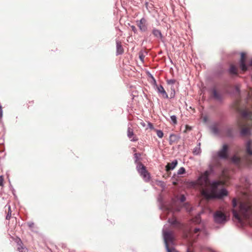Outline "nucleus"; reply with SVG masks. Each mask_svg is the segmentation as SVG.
<instances>
[{"label": "nucleus", "mask_w": 252, "mask_h": 252, "mask_svg": "<svg viewBox=\"0 0 252 252\" xmlns=\"http://www.w3.org/2000/svg\"><path fill=\"white\" fill-rule=\"evenodd\" d=\"M232 213L234 219L241 225L252 226V202L251 201L241 202L238 209H233Z\"/></svg>", "instance_id": "f257e3e1"}, {"label": "nucleus", "mask_w": 252, "mask_h": 252, "mask_svg": "<svg viewBox=\"0 0 252 252\" xmlns=\"http://www.w3.org/2000/svg\"><path fill=\"white\" fill-rule=\"evenodd\" d=\"M222 185H223V182L222 181H212L209 183V189H202L201 194L207 199H222L228 195V191L224 188L218 190L219 187Z\"/></svg>", "instance_id": "f03ea898"}, {"label": "nucleus", "mask_w": 252, "mask_h": 252, "mask_svg": "<svg viewBox=\"0 0 252 252\" xmlns=\"http://www.w3.org/2000/svg\"><path fill=\"white\" fill-rule=\"evenodd\" d=\"M200 222L201 217L199 214L191 219L189 225L184 230V235L187 239L194 241L198 236L199 232L202 231L205 232V230L202 228L194 226L196 224L200 223Z\"/></svg>", "instance_id": "7ed1b4c3"}, {"label": "nucleus", "mask_w": 252, "mask_h": 252, "mask_svg": "<svg viewBox=\"0 0 252 252\" xmlns=\"http://www.w3.org/2000/svg\"><path fill=\"white\" fill-rule=\"evenodd\" d=\"M220 166L217 164L210 163L208 165V169L205 171L198 177L197 179V184L202 188L206 189L209 183V178L210 175H215L216 174L215 169Z\"/></svg>", "instance_id": "20e7f679"}, {"label": "nucleus", "mask_w": 252, "mask_h": 252, "mask_svg": "<svg viewBox=\"0 0 252 252\" xmlns=\"http://www.w3.org/2000/svg\"><path fill=\"white\" fill-rule=\"evenodd\" d=\"M162 234L165 249L167 252H176L175 249L174 238L171 231L165 230V226L162 229Z\"/></svg>", "instance_id": "39448f33"}, {"label": "nucleus", "mask_w": 252, "mask_h": 252, "mask_svg": "<svg viewBox=\"0 0 252 252\" xmlns=\"http://www.w3.org/2000/svg\"><path fill=\"white\" fill-rule=\"evenodd\" d=\"M228 146L226 144H223L221 149L212 155V159L215 161V163L220 166V164L217 159V157L220 159H227L228 158Z\"/></svg>", "instance_id": "423d86ee"}, {"label": "nucleus", "mask_w": 252, "mask_h": 252, "mask_svg": "<svg viewBox=\"0 0 252 252\" xmlns=\"http://www.w3.org/2000/svg\"><path fill=\"white\" fill-rule=\"evenodd\" d=\"M213 219L216 223L221 225L225 224L228 220L225 214L221 211H216L213 214Z\"/></svg>", "instance_id": "0eeeda50"}, {"label": "nucleus", "mask_w": 252, "mask_h": 252, "mask_svg": "<svg viewBox=\"0 0 252 252\" xmlns=\"http://www.w3.org/2000/svg\"><path fill=\"white\" fill-rule=\"evenodd\" d=\"M136 169L145 181L147 182L150 180L149 173L146 170V167L142 163H137Z\"/></svg>", "instance_id": "6e6552de"}, {"label": "nucleus", "mask_w": 252, "mask_h": 252, "mask_svg": "<svg viewBox=\"0 0 252 252\" xmlns=\"http://www.w3.org/2000/svg\"><path fill=\"white\" fill-rule=\"evenodd\" d=\"M158 201L159 202V209L162 211V214L160 215V218L161 220L164 219L166 216L170 213L172 212L173 208L171 207H167L164 205L161 202V196H159L158 198Z\"/></svg>", "instance_id": "1a4fd4ad"}, {"label": "nucleus", "mask_w": 252, "mask_h": 252, "mask_svg": "<svg viewBox=\"0 0 252 252\" xmlns=\"http://www.w3.org/2000/svg\"><path fill=\"white\" fill-rule=\"evenodd\" d=\"M245 152L247 156L249 158L248 162L250 164H252V141L249 140L247 141L245 145Z\"/></svg>", "instance_id": "9d476101"}, {"label": "nucleus", "mask_w": 252, "mask_h": 252, "mask_svg": "<svg viewBox=\"0 0 252 252\" xmlns=\"http://www.w3.org/2000/svg\"><path fill=\"white\" fill-rule=\"evenodd\" d=\"M242 117L250 120H252V108L251 109L246 108L240 111Z\"/></svg>", "instance_id": "9b49d317"}, {"label": "nucleus", "mask_w": 252, "mask_h": 252, "mask_svg": "<svg viewBox=\"0 0 252 252\" xmlns=\"http://www.w3.org/2000/svg\"><path fill=\"white\" fill-rule=\"evenodd\" d=\"M131 124L129 123L128 124V127H127V137L131 139V141L133 142H135L138 140V138H136L135 136H134V133H133V130L131 127Z\"/></svg>", "instance_id": "f8f14e48"}, {"label": "nucleus", "mask_w": 252, "mask_h": 252, "mask_svg": "<svg viewBox=\"0 0 252 252\" xmlns=\"http://www.w3.org/2000/svg\"><path fill=\"white\" fill-rule=\"evenodd\" d=\"M137 25L142 32H146L147 30V20L144 18H142L138 22Z\"/></svg>", "instance_id": "ddd939ff"}, {"label": "nucleus", "mask_w": 252, "mask_h": 252, "mask_svg": "<svg viewBox=\"0 0 252 252\" xmlns=\"http://www.w3.org/2000/svg\"><path fill=\"white\" fill-rule=\"evenodd\" d=\"M240 67L242 70L245 71L247 70L248 67L245 63V54L244 53H241V60L240 61Z\"/></svg>", "instance_id": "4468645a"}, {"label": "nucleus", "mask_w": 252, "mask_h": 252, "mask_svg": "<svg viewBox=\"0 0 252 252\" xmlns=\"http://www.w3.org/2000/svg\"><path fill=\"white\" fill-rule=\"evenodd\" d=\"M212 97L213 99L219 102H221L223 99L222 95L218 93L215 89L212 90Z\"/></svg>", "instance_id": "2eb2a0df"}, {"label": "nucleus", "mask_w": 252, "mask_h": 252, "mask_svg": "<svg viewBox=\"0 0 252 252\" xmlns=\"http://www.w3.org/2000/svg\"><path fill=\"white\" fill-rule=\"evenodd\" d=\"M177 164L178 161L176 159L173 160L171 163H168L165 167L166 170L168 171L169 170H173L177 165Z\"/></svg>", "instance_id": "dca6fc26"}, {"label": "nucleus", "mask_w": 252, "mask_h": 252, "mask_svg": "<svg viewBox=\"0 0 252 252\" xmlns=\"http://www.w3.org/2000/svg\"><path fill=\"white\" fill-rule=\"evenodd\" d=\"M219 124H215L210 126V129L214 134L219 135L220 134V130L218 128Z\"/></svg>", "instance_id": "f3484780"}, {"label": "nucleus", "mask_w": 252, "mask_h": 252, "mask_svg": "<svg viewBox=\"0 0 252 252\" xmlns=\"http://www.w3.org/2000/svg\"><path fill=\"white\" fill-rule=\"evenodd\" d=\"M157 90H158V93L160 94L163 98H168V94H167L164 89L161 85H160V86L157 87Z\"/></svg>", "instance_id": "a211bd4d"}, {"label": "nucleus", "mask_w": 252, "mask_h": 252, "mask_svg": "<svg viewBox=\"0 0 252 252\" xmlns=\"http://www.w3.org/2000/svg\"><path fill=\"white\" fill-rule=\"evenodd\" d=\"M152 33L156 37L162 40L163 35L159 30L154 28L152 31Z\"/></svg>", "instance_id": "6ab92c4d"}, {"label": "nucleus", "mask_w": 252, "mask_h": 252, "mask_svg": "<svg viewBox=\"0 0 252 252\" xmlns=\"http://www.w3.org/2000/svg\"><path fill=\"white\" fill-rule=\"evenodd\" d=\"M117 55H121L124 52V50L121 45V42L116 41Z\"/></svg>", "instance_id": "aec40b11"}, {"label": "nucleus", "mask_w": 252, "mask_h": 252, "mask_svg": "<svg viewBox=\"0 0 252 252\" xmlns=\"http://www.w3.org/2000/svg\"><path fill=\"white\" fill-rule=\"evenodd\" d=\"M240 134L242 136H247L251 134V131L250 128L245 127L241 129Z\"/></svg>", "instance_id": "412c9836"}, {"label": "nucleus", "mask_w": 252, "mask_h": 252, "mask_svg": "<svg viewBox=\"0 0 252 252\" xmlns=\"http://www.w3.org/2000/svg\"><path fill=\"white\" fill-rule=\"evenodd\" d=\"M226 135L227 137L232 138L233 137V129L232 127H227L225 130Z\"/></svg>", "instance_id": "4be33fe9"}, {"label": "nucleus", "mask_w": 252, "mask_h": 252, "mask_svg": "<svg viewBox=\"0 0 252 252\" xmlns=\"http://www.w3.org/2000/svg\"><path fill=\"white\" fill-rule=\"evenodd\" d=\"M168 222L173 225L176 226H180L181 224L178 222L177 219L175 218L168 219Z\"/></svg>", "instance_id": "5701e85b"}, {"label": "nucleus", "mask_w": 252, "mask_h": 252, "mask_svg": "<svg viewBox=\"0 0 252 252\" xmlns=\"http://www.w3.org/2000/svg\"><path fill=\"white\" fill-rule=\"evenodd\" d=\"M22 241L20 239L18 240L17 242V245L18 246L17 248V250L19 252H26L27 251V249L24 248L22 245Z\"/></svg>", "instance_id": "b1692460"}, {"label": "nucleus", "mask_w": 252, "mask_h": 252, "mask_svg": "<svg viewBox=\"0 0 252 252\" xmlns=\"http://www.w3.org/2000/svg\"><path fill=\"white\" fill-rule=\"evenodd\" d=\"M201 153L200 143L199 142L197 145L193 149V153L194 155H198Z\"/></svg>", "instance_id": "393cba45"}, {"label": "nucleus", "mask_w": 252, "mask_h": 252, "mask_svg": "<svg viewBox=\"0 0 252 252\" xmlns=\"http://www.w3.org/2000/svg\"><path fill=\"white\" fill-rule=\"evenodd\" d=\"M229 72L231 74L236 75L237 74V68L235 65H231L229 69Z\"/></svg>", "instance_id": "a878e982"}, {"label": "nucleus", "mask_w": 252, "mask_h": 252, "mask_svg": "<svg viewBox=\"0 0 252 252\" xmlns=\"http://www.w3.org/2000/svg\"><path fill=\"white\" fill-rule=\"evenodd\" d=\"M141 157V154L140 153H135L134 154V162L136 164V165H137V163H141V162H139L138 160Z\"/></svg>", "instance_id": "bb28decb"}, {"label": "nucleus", "mask_w": 252, "mask_h": 252, "mask_svg": "<svg viewBox=\"0 0 252 252\" xmlns=\"http://www.w3.org/2000/svg\"><path fill=\"white\" fill-rule=\"evenodd\" d=\"M176 135L175 134H171L170 136V144H172L173 142H174L176 140Z\"/></svg>", "instance_id": "cd10ccee"}, {"label": "nucleus", "mask_w": 252, "mask_h": 252, "mask_svg": "<svg viewBox=\"0 0 252 252\" xmlns=\"http://www.w3.org/2000/svg\"><path fill=\"white\" fill-rule=\"evenodd\" d=\"M232 160L234 163L238 164L240 163V159L236 156H234L232 158Z\"/></svg>", "instance_id": "c85d7f7f"}, {"label": "nucleus", "mask_w": 252, "mask_h": 252, "mask_svg": "<svg viewBox=\"0 0 252 252\" xmlns=\"http://www.w3.org/2000/svg\"><path fill=\"white\" fill-rule=\"evenodd\" d=\"M186 170L185 168L183 167H182L179 168V169L178 171L177 174L178 175H182L185 173Z\"/></svg>", "instance_id": "c756f323"}, {"label": "nucleus", "mask_w": 252, "mask_h": 252, "mask_svg": "<svg viewBox=\"0 0 252 252\" xmlns=\"http://www.w3.org/2000/svg\"><path fill=\"white\" fill-rule=\"evenodd\" d=\"M156 132H157V136L161 138L163 137V132L160 130H156Z\"/></svg>", "instance_id": "7c9ffc66"}, {"label": "nucleus", "mask_w": 252, "mask_h": 252, "mask_svg": "<svg viewBox=\"0 0 252 252\" xmlns=\"http://www.w3.org/2000/svg\"><path fill=\"white\" fill-rule=\"evenodd\" d=\"M8 213H7L6 216V220H9L10 219L11 214V211L10 205H8Z\"/></svg>", "instance_id": "2f4dec72"}, {"label": "nucleus", "mask_w": 252, "mask_h": 252, "mask_svg": "<svg viewBox=\"0 0 252 252\" xmlns=\"http://www.w3.org/2000/svg\"><path fill=\"white\" fill-rule=\"evenodd\" d=\"M171 120L173 124H177V117L175 115H172L170 117Z\"/></svg>", "instance_id": "473e14b6"}, {"label": "nucleus", "mask_w": 252, "mask_h": 252, "mask_svg": "<svg viewBox=\"0 0 252 252\" xmlns=\"http://www.w3.org/2000/svg\"><path fill=\"white\" fill-rule=\"evenodd\" d=\"M237 204V201L236 198H233L232 200V205L234 208H235Z\"/></svg>", "instance_id": "72a5a7b5"}, {"label": "nucleus", "mask_w": 252, "mask_h": 252, "mask_svg": "<svg viewBox=\"0 0 252 252\" xmlns=\"http://www.w3.org/2000/svg\"><path fill=\"white\" fill-rule=\"evenodd\" d=\"M167 84L169 85L174 84L175 82V80L174 79H170L167 81Z\"/></svg>", "instance_id": "f704fd0d"}, {"label": "nucleus", "mask_w": 252, "mask_h": 252, "mask_svg": "<svg viewBox=\"0 0 252 252\" xmlns=\"http://www.w3.org/2000/svg\"><path fill=\"white\" fill-rule=\"evenodd\" d=\"M139 58L140 59V60L142 62L144 61V57H145V56L143 55V54L142 53H139Z\"/></svg>", "instance_id": "c9c22d12"}, {"label": "nucleus", "mask_w": 252, "mask_h": 252, "mask_svg": "<svg viewBox=\"0 0 252 252\" xmlns=\"http://www.w3.org/2000/svg\"><path fill=\"white\" fill-rule=\"evenodd\" d=\"M180 200L181 202H184L186 200V197L182 195L180 198Z\"/></svg>", "instance_id": "e433bc0d"}, {"label": "nucleus", "mask_w": 252, "mask_h": 252, "mask_svg": "<svg viewBox=\"0 0 252 252\" xmlns=\"http://www.w3.org/2000/svg\"><path fill=\"white\" fill-rule=\"evenodd\" d=\"M3 116V111L2 106L0 105V120L1 119Z\"/></svg>", "instance_id": "4c0bfd02"}, {"label": "nucleus", "mask_w": 252, "mask_h": 252, "mask_svg": "<svg viewBox=\"0 0 252 252\" xmlns=\"http://www.w3.org/2000/svg\"><path fill=\"white\" fill-rule=\"evenodd\" d=\"M28 225L29 226V227L30 228H32L33 226L34 223L32 222H28Z\"/></svg>", "instance_id": "58836bf2"}, {"label": "nucleus", "mask_w": 252, "mask_h": 252, "mask_svg": "<svg viewBox=\"0 0 252 252\" xmlns=\"http://www.w3.org/2000/svg\"><path fill=\"white\" fill-rule=\"evenodd\" d=\"M3 178L2 176H0V186H3Z\"/></svg>", "instance_id": "ea45409f"}, {"label": "nucleus", "mask_w": 252, "mask_h": 252, "mask_svg": "<svg viewBox=\"0 0 252 252\" xmlns=\"http://www.w3.org/2000/svg\"><path fill=\"white\" fill-rule=\"evenodd\" d=\"M175 91L174 90H173V92H172L170 94V96H171V98H173L175 96Z\"/></svg>", "instance_id": "a19ab883"}, {"label": "nucleus", "mask_w": 252, "mask_h": 252, "mask_svg": "<svg viewBox=\"0 0 252 252\" xmlns=\"http://www.w3.org/2000/svg\"><path fill=\"white\" fill-rule=\"evenodd\" d=\"M148 126H149V127L150 128H151V129H154V126H153V125H152V123H149L148 124Z\"/></svg>", "instance_id": "79ce46f5"}, {"label": "nucleus", "mask_w": 252, "mask_h": 252, "mask_svg": "<svg viewBox=\"0 0 252 252\" xmlns=\"http://www.w3.org/2000/svg\"><path fill=\"white\" fill-rule=\"evenodd\" d=\"M187 252H192L190 250V248H188L187 249Z\"/></svg>", "instance_id": "37998d69"}, {"label": "nucleus", "mask_w": 252, "mask_h": 252, "mask_svg": "<svg viewBox=\"0 0 252 252\" xmlns=\"http://www.w3.org/2000/svg\"><path fill=\"white\" fill-rule=\"evenodd\" d=\"M203 120L205 122H206L207 121V118L206 117H204Z\"/></svg>", "instance_id": "c03bdc74"}, {"label": "nucleus", "mask_w": 252, "mask_h": 252, "mask_svg": "<svg viewBox=\"0 0 252 252\" xmlns=\"http://www.w3.org/2000/svg\"><path fill=\"white\" fill-rule=\"evenodd\" d=\"M249 65L252 66V60L249 62Z\"/></svg>", "instance_id": "a18cd8bd"}, {"label": "nucleus", "mask_w": 252, "mask_h": 252, "mask_svg": "<svg viewBox=\"0 0 252 252\" xmlns=\"http://www.w3.org/2000/svg\"><path fill=\"white\" fill-rule=\"evenodd\" d=\"M131 28H132V30H133V31H134V30L135 29V27L134 26H132V27H131Z\"/></svg>", "instance_id": "49530a36"}, {"label": "nucleus", "mask_w": 252, "mask_h": 252, "mask_svg": "<svg viewBox=\"0 0 252 252\" xmlns=\"http://www.w3.org/2000/svg\"><path fill=\"white\" fill-rule=\"evenodd\" d=\"M246 182H247L248 184H249V182H248V180H247V179H246Z\"/></svg>", "instance_id": "de8ad7c7"}, {"label": "nucleus", "mask_w": 252, "mask_h": 252, "mask_svg": "<svg viewBox=\"0 0 252 252\" xmlns=\"http://www.w3.org/2000/svg\"><path fill=\"white\" fill-rule=\"evenodd\" d=\"M177 211H180V209H179H179H177Z\"/></svg>", "instance_id": "09e8293b"}, {"label": "nucleus", "mask_w": 252, "mask_h": 252, "mask_svg": "<svg viewBox=\"0 0 252 252\" xmlns=\"http://www.w3.org/2000/svg\"><path fill=\"white\" fill-rule=\"evenodd\" d=\"M236 90H237V91H239V89H238V88H236Z\"/></svg>", "instance_id": "8fccbe9b"}]
</instances>
